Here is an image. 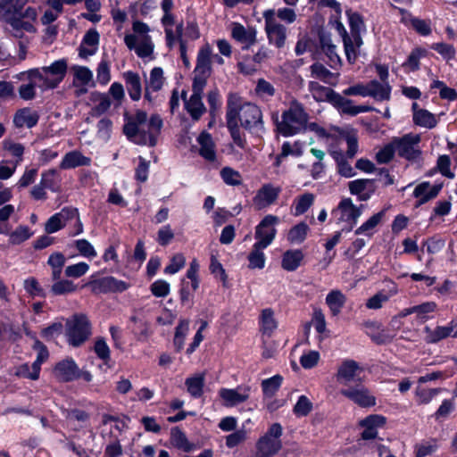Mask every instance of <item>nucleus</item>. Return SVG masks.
Listing matches in <instances>:
<instances>
[{"label":"nucleus","mask_w":457,"mask_h":457,"mask_svg":"<svg viewBox=\"0 0 457 457\" xmlns=\"http://www.w3.org/2000/svg\"><path fill=\"white\" fill-rule=\"evenodd\" d=\"M340 394L362 408L372 407L376 404V397L361 383L342 388Z\"/></svg>","instance_id":"14"},{"label":"nucleus","mask_w":457,"mask_h":457,"mask_svg":"<svg viewBox=\"0 0 457 457\" xmlns=\"http://www.w3.org/2000/svg\"><path fill=\"white\" fill-rule=\"evenodd\" d=\"M248 435L249 429L245 428V424H242L240 428L226 436V446L231 449L243 444L248 438Z\"/></svg>","instance_id":"52"},{"label":"nucleus","mask_w":457,"mask_h":457,"mask_svg":"<svg viewBox=\"0 0 457 457\" xmlns=\"http://www.w3.org/2000/svg\"><path fill=\"white\" fill-rule=\"evenodd\" d=\"M162 120L154 114L149 119L147 113L138 110L129 117L123 131L127 137L137 145H154L161 133Z\"/></svg>","instance_id":"3"},{"label":"nucleus","mask_w":457,"mask_h":457,"mask_svg":"<svg viewBox=\"0 0 457 457\" xmlns=\"http://www.w3.org/2000/svg\"><path fill=\"white\" fill-rule=\"evenodd\" d=\"M164 83L163 71L160 67H154L151 70L148 79L145 84V98L152 103V92L159 91Z\"/></svg>","instance_id":"25"},{"label":"nucleus","mask_w":457,"mask_h":457,"mask_svg":"<svg viewBox=\"0 0 457 457\" xmlns=\"http://www.w3.org/2000/svg\"><path fill=\"white\" fill-rule=\"evenodd\" d=\"M96 80L103 86L107 85L111 80V66L110 62L105 59H102L98 63L96 69Z\"/></svg>","instance_id":"61"},{"label":"nucleus","mask_w":457,"mask_h":457,"mask_svg":"<svg viewBox=\"0 0 457 457\" xmlns=\"http://www.w3.org/2000/svg\"><path fill=\"white\" fill-rule=\"evenodd\" d=\"M170 444L186 453H189L194 450L195 446L191 444L186 435L179 428H173L170 433Z\"/></svg>","instance_id":"46"},{"label":"nucleus","mask_w":457,"mask_h":457,"mask_svg":"<svg viewBox=\"0 0 457 457\" xmlns=\"http://www.w3.org/2000/svg\"><path fill=\"white\" fill-rule=\"evenodd\" d=\"M237 98L236 97H228V105H227V126L229 129L230 135L233 138L234 143L241 147H245V138L241 136L240 130L237 125Z\"/></svg>","instance_id":"16"},{"label":"nucleus","mask_w":457,"mask_h":457,"mask_svg":"<svg viewBox=\"0 0 457 457\" xmlns=\"http://www.w3.org/2000/svg\"><path fill=\"white\" fill-rule=\"evenodd\" d=\"M360 426L364 428L361 437L365 440L374 439L378 436V428L386 424V418L378 414H371L360 421Z\"/></svg>","instance_id":"20"},{"label":"nucleus","mask_w":457,"mask_h":457,"mask_svg":"<svg viewBox=\"0 0 457 457\" xmlns=\"http://www.w3.org/2000/svg\"><path fill=\"white\" fill-rule=\"evenodd\" d=\"M275 87L264 79H259L255 87V94L262 99H270L275 95Z\"/></svg>","instance_id":"60"},{"label":"nucleus","mask_w":457,"mask_h":457,"mask_svg":"<svg viewBox=\"0 0 457 457\" xmlns=\"http://www.w3.org/2000/svg\"><path fill=\"white\" fill-rule=\"evenodd\" d=\"M369 96L376 100L384 101L390 98L391 87L387 82L371 80L367 83Z\"/></svg>","instance_id":"36"},{"label":"nucleus","mask_w":457,"mask_h":457,"mask_svg":"<svg viewBox=\"0 0 457 457\" xmlns=\"http://www.w3.org/2000/svg\"><path fill=\"white\" fill-rule=\"evenodd\" d=\"M88 270L89 265L85 262H79L67 266L64 270V274L67 278H78L84 276Z\"/></svg>","instance_id":"63"},{"label":"nucleus","mask_w":457,"mask_h":457,"mask_svg":"<svg viewBox=\"0 0 457 457\" xmlns=\"http://www.w3.org/2000/svg\"><path fill=\"white\" fill-rule=\"evenodd\" d=\"M67 71V62L60 59L49 66L30 69L19 74L20 79H27L19 88V95L24 100H31L36 96V88L41 91L54 89L62 81Z\"/></svg>","instance_id":"1"},{"label":"nucleus","mask_w":457,"mask_h":457,"mask_svg":"<svg viewBox=\"0 0 457 457\" xmlns=\"http://www.w3.org/2000/svg\"><path fill=\"white\" fill-rule=\"evenodd\" d=\"M150 31L151 29L146 23L135 21L132 23V31L124 37L126 46L141 59H154V44Z\"/></svg>","instance_id":"4"},{"label":"nucleus","mask_w":457,"mask_h":457,"mask_svg":"<svg viewBox=\"0 0 457 457\" xmlns=\"http://www.w3.org/2000/svg\"><path fill=\"white\" fill-rule=\"evenodd\" d=\"M38 114L36 111L29 108L19 110L13 118V122L17 128H32L38 121Z\"/></svg>","instance_id":"33"},{"label":"nucleus","mask_w":457,"mask_h":457,"mask_svg":"<svg viewBox=\"0 0 457 457\" xmlns=\"http://www.w3.org/2000/svg\"><path fill=\"white\" fill-rule=\"evenodd\" d=\"M78 286L68 278H62L54 282L51 286L50 292L54 295H65L77 292Z\"/></svg>","instance_id":"45"},{"label":"nucleus","mask_w":457,"mask_h":457,"mask_svg":"<svg viewBox=\"0 0 457 457\" xmlns=\"http://www.w3.org/2000/svg\"><path fill=\"white\" fill-rule=\"evenodd\" d=\"M232 37L243 45V47H249L256 41V30L253 28H245L242 24L234 22L231 24Z\"/></svg>","instance_id":"22"},{"label":"nucleus","mask_w":457,"mask_h":457,"mask_svg":"<svg viewBox=\"0 0 457 457\" xmlns=\"http://www.w3.org/2000/svg\"><path fill=\"white\" fill-rule=\"evenodd\" d=\"M197 143L200 146V155L206 161L214 162L216 159V148L212 136L208 132L203 131L197 137Z\"/></svg>","instance_id":"30"},{"label":"nucleus","mask_w":457,"mask_h":457,"mask_svg":"<svg viewBox=\"0 0 457 457\" xmlns=\"http://www.w3.org/2000/svg\"><path fill=\"white\" fill-rule=\"evenodd\" d=\"M457 328V320H453L446 326H439L432 329L425 327V340L427 343L434 344L444 338L453 335V330Z\"/></svg>","instance_id":"21"},{"label":"nucleus","mask_w":457,"mask_h":457,"mask_svg":"<svg viewBox=\"0 0 457 457\" xmlns=\"http://www.w3.org/2000/svg\"><path fill=\"white\" fill-rule=\"evenodd\" d=\"M54 374L58 380L69 382L79 378L80 370L72 359L67 358L55 365Z\"/></svg>","instance_id":"19"},{"label":"nucleus","mask_w":457,"mask_h":457,"mask_svg":"<svg viewBox=\"0 0 457 457\" xmlns=\"http://www.w3.org/2000/svg\"><path fill=\"white\" fill-rule=\"evenodd\" d=\"M281 448L280 439L262 436L256 443V457H271Z\"/></svg>","instance_id":"28"},{"label":"nucleus","mask_w":457,"mask_h":457,"mask_svg":"<svg viewBox=\"0 0 457 457\" xmlns=\"http://www.w3.org/2000/svg\"><path fill=\"white\" fill-rule=\"evenodd\" d=\"M441 185H431L429 182H422L416 186L413 196L418 199V204L421 205L435 198L441 190Z\"/></svg>","instance_id":"26"},{"label":"nucleus","mask_w":457,"mask_h":457,"mask_svg":"<svg viewBox=\"0 0 457 457\" xmlns=\"http://www.w3.org/2000/svg\"><path fill=\"white\" fill-rule=\"evenodd\" d=\"M349 191L361 201L369 200L375 192L373 181L370 179H356L349 182Z\"/></svg>","instance_id":"24"},{"label":"nucleus","mask_w":457,"mask_h":457,"mask_svg":"<svg viewBox=\"0 0 457 457\" xmlns=\"http://www.w3.org/2000/svg\"><path fill=\"white\" fill-rule=\"evenodd\" d=\"M70 220L75 221V230L71 236H77L83 232V224L79 219V212L76 208L65 207L61 212L51 216L46 225L45 230L53 234L62 229Z\"/></svg>","instance_id":"8"},{"label":"nucleus","mask_w":457,"mask_h":457,"mask_svg":"<svg viewBox=\"0 0 457 457\" xmlns=\"http://www.w3.org/2000/svg\"><path fill=\"white\" fill-rule=\"evenodd\" d=\"M66 337L72 346H79L90 336V324L84 315H75L66 323Z\"/></svg>","instance_id":"9"},{"label":"nucleus","mask_w":457,"mask_h":457,"mask_svg":"<svg viewBox=\"0 0 457 457\" xmlns=\"http://www.w3.org/2000/svg\"><path fill=\"white\" fill-rule=\"evenodd\" d=\"M23 287L27 294L32 297H45L46 292L40 286L37 279L33 277H29L24 280Z\"/></svg>","instance_id":"57"},{"label":"nucleus","mask_w":457,"mask_h":457,"mask_svg":"<svg viewBox=\"0 0 457 457\" xmlns=\"http://www.w3.org/2000/svg\"><path fill=\"white\" fill-rule=\"evenodd\" d=\"M74 80L80 85H87L93 79L92 71L85 66H73Z\"/></svg>","instance_id":"64"},{"label":"nucleus","mask_w":457,"mask_h":457,"mask_svg":"<svg viewBox=\"0 0 457 457\" xmlns=\"http://www.w3.org/2000/svg\"><path fill=\"white\" fill-rule=\"evenodd\" d=\"M212 49L209 45L204 46L198 52L197 63L195 68V74L210 76L211 74Z\"/></svg>","instance_id":"34"},{"label":"nucleus","mask_w":457,"mask_h":457,"mask_svg":"<svg viewBox=\"0 0 457 457\" xmlns=\"http://www.w3.org/2000/svg\"><path fill=\"white\" fill-rule=\"evenodd\" d=\"M320 46L322 51L328 57L331 68H336L342 64V60L336 52V46L332 44L329 37L322 36L320 37Z\"/></svg>","instance_id":"44"},{"label":"nucleus","mask_w":457,"mask_h":457,"mask_svg":"<svg viewBox=\"0 0 457 457\" xmlns=\"http://www.w3.org/2000/svg\"><path fill=\"white\" fill-rule=\"evenodd\" d=\"M189 330V320H181L176 328L175 337H174V345L177 349L179 351L182 349L184 345L185 338Z\"/></svg>","instance_id":"59"},{"label":"nucleus","mask_w":457,"mask_h":457,"mask_svg":"<svg viewBox=\"0 0 457 457\" xmlns=\"http://www.w3.org/2000/svg\"><path fill=\"white\" fill-rule=\"evenodd\" d=\"M413 120L416 125L427 129H432L437 123L435 115L424 109H419L413 112Z\"/></svg>","instance_id":"49"},{"label":"nucleus","mask_w":457,"mask_h":457,"mask_svg":"<svg viewBox=\"0 0 457 457\" xmlns=\"http://www.w3.org/2000/svg\"><path fill=\"white\" fill-rule=\"evenodd\" d=\"M340 112L353 116L354 105L352 100L335 92L330 102Z\"/></svg>","instance_id":"53"},{"label":"nucleus","mask_w":457,"mask_h":457,"mask_svg":"<svg viewBox=\"0 0 457 457\" xmlns=\"http://www.w3.org/2000/svg\"><path fill=\"white\" fill-rule=\"evenodd\" d=\"M262 16L269 43L277 48H282L287 39L286 27L275 18V10H266Z\"/></svg>","instance_id":"10"},{"label":"nucleus","mask_w":457,"mask_h":457,"mask_svg":"<svg viewBox=\"0 0 457 457\" xmlns=\"http://www.w3.org/2000/svg\"><path fill=\"white\" fill-rule=\"evenodd\" d=\"M27 335L32 339V347L37 351V356L34 363V377H37V371H40L41 365L46 361L49 356L46 347L38 341L32 334L27 333Z\"/></svg>","instance_id":"42"},{"label":"nucleus","mask_w":457,"mask_h":457,"mask_svg":"<svg viewBox=\"0 0 457 457\" xmlns=\"http://www.w3.org/2000/svg\"><path fill=\"white\" fill-rule=\"evenodd\" d=\"M384 216V211L373 214L355 229V235L371 238L377 233L378 228L381 224Z\"/></svg>","instance_id":"27"},{"label":"nucleus","mask_w":457,"mask_h":457,"mask_svg":"<svg viewBox=\"0 0 457 457\" xmlns=\"http://www.w3.org/2000/svg\"><path fill=\"white\" fill-rule=\"evenodd\" d=\"M29 0H0V18L12 29L15 37H21L24 32L36 31L35 21L37 11L27 5Z\"/></svg>","instance_id":"2"},{"label":"nucleus","mask_w":457,"mask_h":457,"mask_svg":"<svg viewBox=\"0 0 457 457\" xmlns=\"http://www.w3.org/2000/svg\"><path fill=\"white\" fill-rule=\"evenodd\" d=\"M265 246L258 245L254 243L253 249L248 255L249 268L251 269H262L265 265V255L263 250Z\"/></svg>","instance_id":"50"},{"label":"nucleus","mask_w":457,"mask_h":457,"mask_svg":"<svg viewBox=\"0 0 457 457\" xmlns=\"http://www.w3.org/2000/svg\"><path fill=\"white\" fill-rule=\"evenodd\" d=\"M282 377L275 375L270 378L264 379L262 382V388L265 397H271L278 390L282 383Z\"/></svg>","instance_id":"55"},{"label":"nucleus","mask_w":457,"mask_h":457,"mask_svg":"<svg viewBox=\"0 0 457 457\" xmlns=\"http://www.w3.org/2000/svg\"><path fill=\"white\" fill-rule=\"evenodd\" d=\"M303 259V253L301 250H287L282 256L281 266L285 270L294 271L300 266Z\"/></svg>","instance_id":"39"},{"label":"nucleus","mask_w":457,"mask_h":457,"mask_svg":"<svg viewBox=\"0 0 457 457\" xmlns=\"http://www.w3.org/2000/svg\"><path fill=\"white\" fill-rule=\"evenodd\" d=\"M363 368L353 360H345L338 366L336 374L337 381L340 385L347 386L351 382L361 383L364 379L361 378Z\"/></svg>","instance_id":"15"},{"label":"nucleus","mask_w":457,"mask_h":457,"mask_svg":"<svg viewBox=\"0 0 457 457\" xmlns=\"http://www.w3.org/2000/svg\"><path fill=\"white\" fill-rule=\"evenodd\" d=\"M325 302L332 316H337L346 302V297L340 290L335 289L327 295Z\"/></svg>","instance_id":"37"},{"label":"nucleus","mask_w":457,"mask_h":457,"mask_svg":"<svg viewBox=\"0 0 457 457\" xmlns=\"http://www.w3.org/2000/svg\"><path fill=\"white\" fill-rule=\"evenodd\" d=\"M123 79L125 80L129 97L133 101H138L142 96V84L139 75L129 71L123 73Z\"/></svg>","instance_id":"32"},{"label":"nucleus","mask_w":457,"mask_h":457,"mask_svg":"<svg viewBox=\"0 0 457 457\" xmlns=\"http://www.w3.org/2000/svg\"><path fill=\"white\" fill-rule=\"evenodd\" d=\"M308 119V113L303 105L293 103L287 110L282 112L281 120H277V130L284 137L295 136L307 129Z\"/></svg>","instance_id":"5"},{"label":"nucleus","mask_w":457,"mask_h":457,"mask_svg":"<svg viewBox=\"0 0 457 457\" xmlns=\"http://www.w3.org/2000/svg\"><path fill=\"white\" fill-rule=\"evenodd\" d=\"M2 146L6 154L14 159L13 164L18 166L22 162L25 147L21 143L12 138H5L2 142Z\"/></svg>","instance_id":"35"},{"label":"nucleus","mask_w":457,"mask_h":457,"mask_svg":"<svg viewBox=\"0 0 457 457\" xmlns=\"http://www.w3.org/2000/svg\"><path fill=\"white\" fill-rule=\"evenodd\" d=\"M90 163L91 159L89 157H87L80 152L74 150L67 153L63 156L60 163V168L62 170H70L80 166H89Z\"/></svg>","instance_id":"31"},{"label":"nucleus","mask_w":457,"mask_h":457,"mask_svg":"<svg viewBox=\"0 0 457 457\" xmlns=\"http://www.w3.org/2000/svg\"><path fill=\"white\" fill-rule=\"evenodd\" d=\"M204 385V374H195L186 379V386L187 392L193 397H200L203 394V387Z\"/></svg>","instance_id":"51"},{"label":"nucleus","mask_w":457,"mask_h":457,"mask_svg":"<svg viewBox=\"0 0 457 457\" xmlns=\"http://www.w3.org/2000/svg\"><path fill=\"white\" fill-rule=\"evenodd\" d=\"M420 136L418 134H406L402 137H395L394 144L397 154L409 161H416L420 158Z\"/></svg>","instance_id":"11"},{"label":"nucleus","mask_w":457,"mask_h":457,"mask_svg":"<svg viewBox=\"0 0 457 457\" xmlns=\"http://www.w3.org/2000/svg\"><path fill=\"white\" fill-rule=\"evenodd\" d=\"M250 392L249 386H238L233 389L221 388L219 395L226 407H234L248 400Z\"/></svg>","instance_id":"17"},{"label":"nucleus","mask_w":457,"mask_h":457,"mask_svg":"<svg viewBox=\"0 0 457 457\" xmlns=\"http://www.w3.org/2000/svg\"><path fill=\"white\" fill-rule=\"evenodd\" d=\"M363 205L356 206L350 198L342 199L338 205L332 211V220L337 224L342 225L344 229L350 231L357 223L358 219L362 213Z\"/></svg>","instance_id":"7"},{"label":"nucleus","mask_w":457,"mask_h":457,"mask_svg":"<svg viewBox=\"0 0 457 457\" xmlns=\"http://www.w3.org/2000/svg\"><path fill=\"white\" fill-rule=\"evenodd\" d=\"M228 97L237 98V120L241 125L251 131L259 132L263 128L262 113L261 109L253 104L244 102L237 95H230Z\"/></svg>","instance_id":"6"},{"label":"nucleus","mask_w":457,"mask_h":457,"mask_svg":"<svg viewBox=\"0 0 457 457\" xmlns=\"http://www.w3.org/2000/svg\"><path fill=\"white\" fill-rule=\"evenodd\" d=\"M99 44V34L96 29H89L84 36L79 46V55L87 57L96 53Z\"/></svg>","instance_id":"29"},{"label":"nucleus","mask_w":457,"mask_h":457,"mask_svg":"<svg viewBox=\"0 0 457 457\" xmlns=\"http://www.w3.org/2000/svg\"><path fill=\"white\" fill-rule=\"evenodd\" d=\"M314 195L311 193H305L294 200L292 205V213L295 216L303 214L313 204Z\"/></svg>","instance_id":"47"},{"label":"nucleus","mask_w":457,"mask_h":457,"mask_svg":"<svg viewBox=\"0 0 457 457\" xmlns=\"http://www.w3.org/2000/svg\"><path fill=\"white\" fill-rule=\"evenodd\" d=\"M260 326L262 334L270 337L278 327V323L274 318V312L266 308L262 311L260 316Z\"/></svg>","instance_id":"40"},{"label":"nucleus","mask_w":457,"mask_h":457,"mask_svg":"<svg viewBox=\"0 0 457 457\" xmlns=\"http://www.w3.org/2000/svg\"><path fill=\"white\" fill-rule=\"evenodd\" d=\"M308 88L313 98L318 102H330L332 95L335 94V91H333L331 88L321 86L316 81H310Z\"/></svg>","instance_id":"43"},{"label":"nucleus","mask_w":457,"mask_h":457,"mask_svg":"<svg viewBox=\"0 0 457 457\" xmlns=\"http://www.w3.org/2000/svg\"><path fill=\"white\" fill-rule=\"evenodd\" d=\"M308 232V225L304 222H300L290 228L287 238L293 245H300L305 240Z\"/></svg>","instance_id":"48"},{"label":"nucleus","mask_w":457,"mask_h":457,"mask_svg":"<svg viewBox=\"0 0 457 457\" xmlns=\"http://www.w3.org/2000/svg\"><path fill=\"white\" fill-rule=\"evenodd\" d=\"M58 177L55 170H48L41 174L40 183L53 192L59 190Z\"/></svg>","instance_id":"58"},{"label":"nucleus","mask_w":457,"mask_h":457,"mask_svg":"<svg viewBox=\"0 0 457 457\" xmlns=\"http://www.w3.org/2000/svg\"><path fill=\"white\" fill-rule=\"evenodd\" d=\"M184 107L193 121H197L206 112V108L203 103L202 96L191 95L189 98L186 97V93L182 94Z\"/></svg>","instance_id":"23"},{"label":"nucleus","mask_w":457,"mask_h":457,"mask_svg":"<svg viewBox=\"0 0 457 457\" xmlns=\"http://www.w3.org/2000/svg\"><path fill=\"white\" fill-rule=\"evenodd\" d=\"M80 256L92 260L96 257L97 253L93 245L87 239H78L73 242Z\"/></svg>","instance_id":"56"},{"label":"nucleus","mask_w":457,"mask_h":457,"mask_svg":"<svg viewBox=\"0 0 457 457\" xmlns=\"http://www.w3.org/2000/svg\"><path fill=\"white\" fill-rule=\"evenodd\" d=\"M278 222L279 219L277 216L271 214L266 215L255 228V243L258 244V245L268 247L276 237V225H278Z\"/></svg>","instance_id":"13"},{"label":"nucleus","mask_w":457,"mask_h":457,"mask_svg":"<svg viewBox=\"0 0 457 457\" xmlns=\"http://www.w3.org/2000/svg\"><path fill=\"white\" fill-rule=\"evenodd\" d=\"M220 174L223 182L228 186L236 187L242 184L243 179L241 174L230 167L222 168Z\"/></svg>","instance_id":"54"},{"label":"nucleus","mask_w":457,"mask_h":457,"mask_svg":"<svg viewBox=\"0 0 457 457\" xmlns=\"http://www.w3.org/2000/svg\"><path fill=\"white\" fill-rule=\"evenodd\" d=\"M310 69L312 77L320 79L324 83L334 85L337 81L338 74L332 73L320 63H313Z\"/></svg>","instance_id":"41"},{"label":"nucleus","mask_w":457,"mask_h":457,"mask_svg":"<svg viewBox=\"0 0 457 457\" xmlns=\"http://www.w3.org/2000/svg\"><path fill=\"white\" fill-rule=\"evenodd\" d=\"M91 101L93 103V107L91 109L92 116H101L104 112H106L112 104L110 96L107 94L104 93H93L91 96Z\"/></svg>","instance_id":"38"},{"label":"nucleus","mask_w":457,"mask_h":457,"mask_svg":"<svg viewBox=\"0 0 457 457\" xmlns=\"http://www.w3.org/2000/svg\"><path fill=\"white\" fill-rule=\"evenodd\" d=\"M280 191L279 187H276L270 183L264 184L253 198L254 207L258 210H262L273 204L277 201Z\"/></svg>","instance_id":"18"},{"label":"nucleus","mask_w":457,"mask_h":457,"mask_svg":"<svg viewBox=\"0 0 457 457\" xmlns=\"http://www.w3.org/2000/svg\"><path fill=\"white\" fill-rule=\"evenodd\" d=\"M436 307L437 305L435 302H426L414 306L415 314L419 320L426 321L431 318L430 314L436 312Z\"/></svg>","instance_id":"62"},{"label":"nucleus","mask_w":457,"mask_h":457,"mask_svg":"<svg viewBox=\"0 0 457 457\" xmlns=\"http://www.w3.org/2000/svg\"><path fill=\"white\" fill-rule=\"evenodd\" d=\"M84 287H89L93 294L98 295L111 292L120 293L127 290L129 285L113 277L96 278L95 275H92L90 280Z\"/></svg>","instance_id":"12"}]
</instances>
